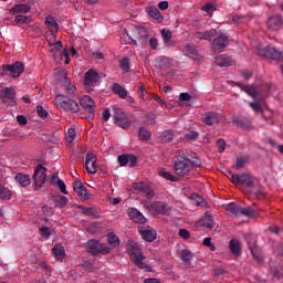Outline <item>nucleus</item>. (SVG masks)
I'll list each match as a JSON object with an SVG mask.
<instances>
[{"label": "nucleus", "mask_w": 283, "mask_h": 283, "mask_svg": "<svg viewBox=\"0 0 283 283\" xmlns=\"http://www.w3.org/2000/svg\"><path fill=\"white\" fill-rule=\"evenodd\" d=\"M117 160H118L120 167H125L129 163L128 155H119L117 157Z\"/></svg>", "instance_id": "680f3d73"}, {"label": "nucleus", "mask_w": 283, "mask_h": 283, "mask_svg": "<svg viewBox=\"0 0 283 283\" xmlns=\"http://www.w3.org/2000/svg\"><path fill=\"white\" fill-rule=\"evenodd\" d=\"M171 36H174V34L171 33V30L169 29L161 30V38L164 43H169V41H171Z\"/></svg>", "instance_id": "3c124183"}, {"label": "nucleus", "mask_w": 283, "mask_h": 283, "mask_svg": "<svg viewBox=\"0 0 283 283\" xmlns=\"http://www.w3.org/2000/svg\"><path fill=\"white\" fill-rule=\"evenodd\" d=\"M0 198L1 200H10V198H12V195L10 193V189L6 188L1 184H0Z\"/></svg>", "instance_id": "a18cd8bd"}, {"label": "nucleus", "mask_w": 283, "mask_h": 283, "mask_svg": "<svg viewBox=\"0 0 283 283\" xmlns=\"http://www.w3.org/2000/svg\"><path fill=\"white\" fill-rule=\"evenodd\" d=\"M76 138V130L74 128H69L65 133L66 145H72Z\"/></svg>", "instance_id": "58836bf2"}, {"label": "nucleus", "mask_w": 283, "mask_h": 283, "mask_svg": "<svg viewBox=\"0 0 283 283\" xmlns=\"http://www.w3.org/2000/svg\"><path fill=\"white\" fill-rule=\"evenodd\" d=\"M226 213L230 218H239V216H240V207L235 206L234 202H230L229 205L226 206Z\"/></svg>", "instance_id": "a878e982"}, {"label": "nucleus", "mask_w": 283, "mask_h": 283, "mask_svg": "<svg viewBox=\"0 0 283 283\" xmlns=\"http://www.w3.org/2000/svg\"><path fill=\"white\" fill-rule=\"evenodd\" d=\"M40 233L45 240H50V237L52 235V233L50 232V228L48 227H41Z\"/></svg>", "instance_id": "052dcab7"}, {"label": "nucleus", "mask_w": 283, "mask_h": 283, "mask_svg": "<svg viewBox=\"0 0 283 283\" xmlns=\"http://www.w3.org/2000/svg\"><path fill=\"white\" fill-rule=\"evenodd\" d=\"M0 98L2 99V103H8V101L17 103V91L12 87H3L0 90Z\"/></svg>", "instance_id": "f8f14e48"}, {"label": "nucleus", "mask_w": 283, "mask_h": 283, "mask_svg": "<svg viewBox=\"0 0 283 283\" xmlns=\"http://www.w3.org/2000/svg\"><path fill=\"white\" fill-rule=\"evenodd\" d=\"M138 35V39H144V41H147V29L145 27H139L138 29H136V31Z\"/></svg>", "instance_id": "6e6d98bb"}, {"label": "nucleus", "mask_w": 283, "mask_h": 283, "mask_svg": "<svg viewBox=\"0 0 283 283\" xmlns=\"http://www.w3.org/2000/svg\"><path fill=\"white\" fill-rule=\"evenodd\" d=\"M201 10L208 14H213V12H216V4L212 2H207L203 7H201Z\"/></svg>", "instance_id": "603ef678"}, {"label": "nucleus", "mask_w": 283, "mask_h": 283, "mask_svg": "<svg viewBox=\"0 0 283 283\" xmlns=\"http://www.w3.org/2000/svg\"><path fill=\"white\" fill-rule=\"evenodd\" d=\"M96 160H97L96 155L92 153H87L86 160H85V167H86L87 174H96L97 171Z\"/></svg>", "instance_id": "6ab92c4d"}, {"label": "nucleus", "mask_w": 283, "mask_h": 283, "mask_svg": "<svg viewBox=\"0 0 283 283\" xmlns=\"http://www.w3.org/2000/svg\"><path fill=\"white\" fill-rule=\"evenodd\" d=\"M239 216H245L247 218H255V216H258V212L251 207H248V208L240 207Z\"/></svg>", "instance_id": "72a5a7b5"}, {"label": "nucleus", "mask_w": 283, "mask_h": 283, "mask_svg": "<svg viewBox=\"0 0 283 283\" xmlns=\"http://www.w3.org/2000/svg\"><path fill=\"white\" fill-rule=\"evenodd\" d=\"M107 242L108 244H111V247H118L120 244V240L118 239V237L111 232L108 235H107Z\"/></svg>", "instance_id": "c03bdc74"}, {"label": "nucleus", "mask_w": 283, "mask_h": 283, "mask_svg": "<svg viewBox=\"0 0 283 283\" xmlns=\"http://www.w3.org/2000/svg\"><path fill=\"white\" fill-rule=\"evenodd\" d=\"M229 46V36L227 34H220L212 41V50L220 54L224 52V49Z\"/></svg>", "instance_id": "1a4fd4ad"}, {"label": "nucleus", "mask_w": 283, "mask_h": 283, "mask_svg": "<svg viewBox=\"0 0 283 283\" xmlns=\"http://www.w3.org/2000/svg\"><path fill=\"white\" fill-rule=\"evenodd\" d=\"M73 189L82 200H90L92 198V195L87 191V187H85L81 181H74Z\"/></svg>", "instance_id": "9b49d317"}, {"label": "nucleus", "mask_w": 283, "mask_h": 283, "mask_svg": "<svg viewBox=\"0 0 283 283\" xmlns=\"http://www.w3.org/2000/svg\"><path fill=\"white\" fill-rule=\"evenodd\" d=\"M127 251L135 266H138V269H145L147 271H151V266L143 262V260H145V256H143V253L140 252V247H138V243L129 240L127 243Z\"/></svg>", "instance_id": "f03ea898"}, {"label": "nucleus", "mask_w": 283, "mask_h": 283, "mask_svg": "<svg viewBox=\"0 0 283 283\" xmlns=\"http://www.w3.org/2000/svg\"><path fill=\"white\" fill-rule=\"evenodd\" d=\"M112 90L114 94H117V96H119V98H127L128 92L120 84L114 83Z\"/></svg>", "instance_id": "c756f323"}, {"label": "nucleus", "mask_w": 283, "mask_h": 283, "mask_svg": "<svg viewBox=\"0 0 283 283\" xmlns=\"http://www.w3.org/2000/svg\"><path fill=\"white\" fill-rule=\"evenodd\" d=\"M62 83H63L65 92L69 96L76 94V86L74 84H72V81H70V78H67V75L63 76Z\"/></svg>", "instance_id": "bb28decb"}, {"label": "nucleus", "mask_w": 283, "mask_h": 283, "mask_svg": "<svg viewBox=\"0 0 283 283\" xmlns=\"http://www.w3.org/2000/svg\"><path fill=\"white\" fill-rule=\"evenodd\" d=\"M80 105L85 109V112H90V114H94L96 111V103L90 95H85L80 99Z\"/></svg>", "instance_id": "f3484780"}, {"label": "nucleus", "mask_w": 283, "mask_h": 283, "mask_svg": "<svg viewBox=\"0 0 283 283\" xmlns=\"http://www.w3.org/2000/svg\"><path fill=\"white\" fill-rule=\"evenodd\" d=\"M45 23H46L48 28H53L55 30V32H59V23H56V20H54L52 18V15H48L45 18Z\"/></svg>", "instance_id": "de8ad7c7"}, {"label": "nucleus", "mask_w": 283, "mask_h": 283, "mask_svg": "<svg viewBox=\"0 0 283 283\" xmlns=\"http://www.w3.org/2000/svg\"><path fill=\"white\" fill-rule=\"evenodd\" d=\"M136 163H138V158L136 157V155H128L129 167H136Z\"/></svg>", "instance_id": "774afa93"}, {"label": "nucleus", "mask_w": 283, "mask_h": 283, "mask_svg": "<svg viewBox=\"0 0 283 283\" xmlns=\"http://www.w3.org/2000/svg\"><path fill=\"white\" fill-rule=\"evenodd\" d=\"M32 20H30L29 17L23 15V14H18L14 17V22L17 23V25H23L25 23H31Z\"/></svg>", "instance_id": "37998d69"}, {"label": "nucleus", "mask_w": 283, "mask_h": 283, "mask_svg": "<svg viewBox=\"0 0 283 283\" xmlns=\"http://www.w3.org/2000/svg\"><path fill=\"white\" fill-rule=\"evenodd\" d=\"M14 180L20 187H30V182H32V179H30V175L18 172L14 177Z\"/></svg>", "instance_id": "5701e85b"}, {"label": "nucleus", "mask_w": 283, "mask_h": 283, "mask_svg": "<svg viewBox=\"0 0 283 283\" xmlns=\"http://www.w3.org/2000/svg\"><path fill=\"white\" fill-rule=\"evenodd\" d=\"M127 214L129 219L133 220V222H136L137 224H145V222H147V219L145 218L143 212H140L136 208H128Z\"/></svg>", "instance_id": "dca6fc26"}, {"label": "nucleus", "mask_w": 283, "mask_h": 283, "mask_svg": "<svg viewBox=\"0 0 283 283\" xmlns=\"http://www.w3.org/2000/svg\"><path fill=\"white\" fill-rule=\"evenodd\" d=\"M202 122L205 123V125H218V123H220V117L216 112H207Z\"/></svg>", "instance_id": "4be33fe9"}, {"label": "nucleus", "mask_w": 283, "mask_h": 283, "mask_svg": "<svg viewBox=\"0 0 283 283\" xmlns=\"http://www.w3.org/2000/svg\"><path fill=\"white\" fill-rule=\"evenodd\" d=\"M158 176L165 178V180H169L170 182H178V177L171 175L169 171L164 169L159 170Z\"/></svg>", "instance_id": "e433bc0d"}, {"label": "nucleus", "mask_w": 283, "mask_h": 283, "mask_svg": "<svg viewBox=\"0 0 283 283\" xmlns=\"http://www.w3.org/2000/svg\"><path fill=\"white\" fill-rule=\"evenodd\" d=\"M185 54L187 56H191V59H197V60L200 59V55L198 54V51L190 43H187L185 45Z\"/></svg>", "instance_id": "2f4dec72"}, {"label": "nucleus", "mask_w": 283, "mask_h": 283, "mask_svg": "<svg viewBox=\"0 0 283 283\" xmlns=\"http://www.w3.org/2000/svg\"><path fill=\"white\" fill-rule=\"evenodd\" d=\"M233 123L241 129H251L253 119L251 117H237Z\"/></svg>", "instance_id": "412c9836"}, {"label": "nucleus", "mask_w": 283, "mask_h": 283, "mask_svg": "<svg viewBox=\"0 0 283 283\" xmlns=\"http://www.w3.org/2000/svg\"><path fill=\"white\" fill-rule=\"evenodd\" d=\"M217 147L219 149V154H222V151H224V149H227V143L224 142V139H218Z\"/></svg>", "instance_id": "69168bd1"}, {"label": "nucleus", "mask_w": 283, "mask_h": 283, "mask_svg": "<svg viewBox=\"0 0 283 283\" xmlns=\"http://www.w3.org/2000/svg\"><path fill=\"white\" fill-rule=\"evenodd\" d=\"M113 118L115 125L122 127V129H129L132 127V123L127 118V114L123 112V108L113 106Z\"/></svg>", "instance_id": "0eeeda50"}, {"label": "nucleus", "mask_w": 283, "mask_h": 283, "mask_svg": "<svg viewBox=\"0 0 283 283\" xmlns=\"http://www.w3.org/2000/svg\"><path fill=\"white\" fill-rule=\"evenodd\" d=\"M159 139L161 143H171L174 140V130H164Z\"/></svg>", "instance_id": "c9c22d12"}, {"label": "nucleus", "mask_w": 283, "mask_h": 283, "mask_svg": "<svg viewBox=\"0 0 283 283\" xmlns=\"http://www.w3.org/2000/svg\"><path fill=\"white\" fill-rule=\"evenodd\" d=\"M52 251L56 260H63V258H65V248H63V245L55 244Z\"/></svg>", "instance_id": "f704fd0d"}, {"label": "nucleus", "mask_w": 283, "mask_h": 283, "mask_svg": "<svg viewBox=\"0 0 283 283\" xmlns=\"http://www.w3.org/2000/svg\"><path fill=\"white\" fill-rule=\"evenodd\" d=\"M191 199L195 200L197 207H205V199L198 193H192Z\"/></svg>", "instance_id": "5fc2aeb1"}, {"label": "nucleus", "mask_w": 283, "mask_h": 283, "mask_svg": "<svg viewBox=\"0 0 283 283\" xmlns=\"http://www.w3.org/2000/svg\"><path fill=\"white\" fill-rule=\"evenodd\" d=\"M248 20H249V18H247V17H244V15H239V14H235V15H233V18H232L233 23H238V24H240V23H247Z\"/></svg>", "instance_id": "bf43d9fd"}, {"label": "nucleus", "mask_w": 283, "mask_h": 283, "mask_svg": "<svg viewBox=\"0 0 283 283\" xmlns=\"http://www.w3.org/2000/svg\"><path fill=\"white\" fill-rule=\"evenodd\" d=\"M174 171L176 176H187L192 167H202V160L198 157H190L185 150H179L178 155L172 158Z\"/></svg>", "instance_id": "f257e3e1"}, {"label": "nucleus", "mask_w": 283, "mask_h": 283, "mask_svg": "<svg viewBox=\"0 0 283 283\" xmlns=\"http://www.w3.org/2000/svg\"><path fill=\"white\" fill-rule=\"evenodd\" d=\"M200 137V133L197 130H190L189 133L186 134L187 140H198Z\"/></svg>", "instance_id": "13d9d810"}, {"label": "nucleus", "mask_w": 283, "mask_h": 283, "mask_svg": "<svg viewBox=\"0 0 283 283\" xmlns=\"http://www.w3.org/2000/svg\"><path fill=\"white\" fill-rule=\"evenodd\" d=\"M137 94L142 101H147L149 98V93L144 85L139 86V88L137 90Z\"/></svg>", "instance_id": "8fccbe9b"}, {"label": "nucleus", "mask_w": 283, "mask_h": 283, "mask_svg": "<svg viewBox=\"0 0 283 283\" xmlns=\"http://www.w3.org/2000/svg\"><path fill=\"white\" fill-rule=\"evenodd\" d=\"M145 118L146 125H156V114L148 113L146 114Z\"/></svg>", "instance_id": "4d7b16f0"}, {"label": "nucleus", "mask_w": 283, "mask_h": 283, "mask_svg": "<svg viewBox=\"0 0 283 283\" xmlns=\"http://www.w3.org/2000/svg\"><path fill=\"white\" fill-rule=\"evenodd\" d=\"M229 178L233 185H243V187H248V189H251L255 184L253 177L247 172L235 175L230 171Z\"/></svg>", "instance_id": "6e6552de"}, {"label": "nucleus", "mask_w": 283, "mask_h": 283, "mask_svg": "<svg viewBox=\"0 0 283 283\" xmlns=\"http://www.w3.org/2000/svg\"><path fill=\"white\" fill-rule=\"evenodd\" d=\"M36 112H38V114H39V116H40L41 118H48V116H49L48 111H45V108H43V106H41V105H39V106L36 107Z\"/></svg>", "instance_id": "0e129e2a"}, {"label": "nucleus", "mask_w": 283, "mask_h": 283, "mask_svg": "<svg viewBox=\"0 0 283 283\" xmlns=\"http://www.w3.org/2000/svg\"><path fill=\"white\" fill-rule=\"evenodd\" d=\"M25 71V65L23 62H14L12 64L2 65L1 76H11L12 78H19L21 74Z\"/></svg>", "instance_id": "20e7f679"}, {"label": "nucleus", "mask_w": 283, "mask_h": 283, "mask_svg": "<svg viewBox=\"0 0 283 283\" xmlns=\"http://www.w3.org/2000/svg\"><path fill=\"white\" fill-rule=\"evenodd\" d=\"M180 258L182 262H187V264H191V260H193L196 255L193 254V252H191V250L185 249V250H181Z\"/></svg>", "instance_id": "473e14b6"}, {"label": "nucleus", "mask_w": 283, "mask_h": 283, "mask_svg": "<svg viewBox=\"0 0 283 283\" xmlns=\"http://www.w3.org/2000/svg\"><path fill=\"white\" fill-rule=\"evenodd\" d=\"M230 251L233 255H240V241L232 239L230 241Z\"/></svg>", "instance_id": "79ce46f5"}, {"label": "nucleus", "mask_w": 283, "mask_h": 283, "mask_svg": "<svg viewBox=\"0 0 283 283\" xmlns=\"http://www.w3.org/2000/svg\"><path fill=\"white\" fill-rule=\"evenodd\" d=\"M119 70H122L124 74H127V72H129V59L124 57L120 60Z\"/></svg>", "instance_id": "09e8293b"}, {"label": "nucleus", "mask_w": 283, "mask_h": 283, "mask_svg": "<svg viewBox=\"0 0 283 283\" xmlns=\"http://www.w3.org/2000/svg\"><path fill=\"white\" fill-rule=\"evenodd\" d=\"M111 117L112 111H109V108H105L102 113V120H104V123H107V120H109Z\"/></svg>", "instance_id": "338daca9"}, {"label": "nucleus", "mask_w": 283, "mask_h": 283, "mask_svg": "<svg viewBox=\"0 0 283 283\" xmlns=\"http://www.w3.org/2000/svg\"><path fill=\"white\" fill-rule=\"evenodd\" d=\"M138 136H139L140 140H149V138H151V133H149L145 128H140Z\"/></svg>", "instance_id": "864d4df0"}, {"label": "nucleus", "mask_w": 283, "mask_h": 283, "mask_svg": "<svg viewBox=\"0 0 283 283\" xmlns=\"http://www.w3.org/2000/svg\"><path fill=\"white\" fill-rule=\"evenodd\" d=\"M262 101V98H254V102L250 103V107L254 111L258 112L259 114H262L263 109L262 106L260 105V102Z\"/></svg>", "instance_id": "49530a36"}, {"label": "nucleus", "mask_w": 283, "mask_h": 283, "mask_svg": "<svg viewBox=\"0 0 283 283\" xmlns=\"http://www.w3.org/2000/svg\"><path fill=\"white\" fill-rule=\"evenodd\" d=\"M249 163V156L237 157L234 169H242Z\"/></svg>", "instance_id": "ea45409f"}, {"label": "nucleus", "mask_w": 283, "mask_h": 283, "mask_svg": "<svg viewBox=\"0 0 283 283\" xmlns=\"http://www.w3.org/2000/svg\"><path fill=\"white\" fill-rule=\"evenodd\" d=\"M78 209H81L83 216H87L90 218H95L96 220H98L101 218V212L96 208H93V207L85 208L83 206H80Z\"/></svg>", "instance_id": "393cba45"}, {"label": "nucleus", "mask_w": 283, "mask_h": 283, "mask_svg": "<svg viewBox=\"0 0 283 283\" xmlns=\"http://www.w3.org/2000/svg\"><path fill=\"white\" fill-rule=\"evenodd\" d=\"M54 202H55L56 209H63V207H67V202L70 201L67 200V197L60 196L54 199Z\"/></svg>", "instance_id": "4c0bfd02"}, {"label": "nucleus", "mask_w": 283, "mask_h": 283, "mask_svg": "<svg viewBox=\"0 0 283 283\" xmlns=\"http://www.w3.org/2000/svg\"><path fill=\"white\" fill-rule=\"evenodd\" d=\"M101 81V75L94 70H88L84 75V84L86 87H94Z\"/></svg>", "instance_id": "ddd939ff"}, {"label": "nucleus", "mask_w": 283, "mask_h": 283, "mask_svg": "<svg viewBox=\"0 0 283 283\" xmlns=\"http://www.w3.org/2000/svg\"><path fill=\"white\" fill-rule=\"evenodd\" d=\"M282 25H283L282 15H277V14L272 15L266 21L268 30H271L273 32H275L277 30H282Z\"/></svg>", "instance_id": "4468645a"}, {"label": "nucleus", "mask_w": 283, "mask_h": 283, "mask_svg": "<svg viewBox=\"0 0 283 283\" xmlns=\"http://www.w3.org/2000/svg\"><path fill=\"white\" fill-rule=\"evenodd\" d=\"M32 10V7L28 3H15L12 6V8L9 10V14H28Z\"/></svg>", "instance_id": "a211bd4d"}, {"label": "nucleus", "mask_w": 283, "mask_h": 283, "mask_svg": "<svg viewBox=\"0 0 283 283\" xmlns=\"http://www.w3.org/2000/svg\"><path fill=\"white\" fill-rule=\"evenodd\" d=\"M150 207L155 213L160 216H167V213H169V206L163 201H155Z\"/></svg>", "instance_id": "aec40b11"}, {"label": "nucleus", "mask_w": 283, "mask_h": 283, "mask_svg": "<svg viewBox=\"0 0 283 283\" xmlns=\"http://www.w3.org/2000/svg\"><path fill=\"white\" fill-rule=\"evenodd\" d=\"M48 168L43 167V165L39 164L33 172L32 180H33V188L36 191V189H41L43 185H45V181L48 180Z\"/></svg>", "instance_id": "423d86ee"}, {"label": "nucleus", "mask_w": 283, "mask_h": 283, "mask_svg": "<svg viewBox=\"0 0 283 283\" xmlns=\"http://www.w3.org/2000/svg\"><path fill=\"white\" fill-rule=\"evenodd\" d=\"M139 233L146 242H154L156 240V232L154 230H139Z\"/></svg>", "instance_id": "7c9ffc66"}, {"label": "nucleus", "mask_w": 283, "mask_h": 283, "mask_svg": "<svg viewBox=\"0 0 283 283\" xmlns=\"http://www.w3.org/2000/svg\"><path fill=\"white\" fill-rule=\"evenodd\" d=\"M216 63L219 67H231V65H233V60L227 55H218L216 57Z\"/></svg>", "instance_id": "cd10ccee"}, {"label": "nucleus", "mask_w": 283, "mask_h": 283, "mask_svg": "<svg viewBox=\"0 0 283 283\" xmlns=\"http://www.w3.org/2000/svg\"><path fill=\"white\" fill-rule=\"evenodd\" d=\"M216 34H218V32L212 29V30L205 31V32H196L195 38L199 39V41H211V39H213V36H216Z\"/></svg>", "instance_id": "b1692460"}, {"label": "nucleus", "mask_w": 283, "mask_h": 283, "mask_svg": "<svg viewBox=\"0 0 283 283\" xmlns=\"http://www.w3.org/2000/svg\"><path fill=\"white\" fill-rule=\"evenodd\" d=\"M133 189H135V191H140L144 196H146V198H148V200H151V198L155 196L154 189H151L145 182H135L133 185Z\"/></svg>", "instance_id": "2eb2a0df"}, {"label": "nucleus", "mask_w": 283, "mask_h": 283, "mask_svg": "<svg viewBox=\"0 0 283 283\" xmlns=\"http://www.w3.org/2000/svg\"><path fill=\"white\" fill-rule=\"evenodd\" d=\"M54 103L59 109H63L64 112H71L72 114H76L81 111L78 102L63 94H57L54 98Z\"/></svg>", "instance_id": "7ed1b4c3"}, {"label": "nucleus", "mask_w": 283, "mask_h": 283, "mask_svg": "<svg viewBox=\"0 0 283 283\" xmlns=\"http://www.w3.org/2000/svg\"><path fill=\"white\" fill-rule=\"evenodd\" d=\"M86 250L91 255H107V253L112 252V248L97 240H88L86 243Z\"/></svg>", "instance_id": "39448f33"}, {"label": "nucleus", "mask_w": 283, "mask_h": 283, "mask_svg": "<svg viewBox=\"0 0 283 283\" xmlns=\"http://www.w3.org/2000/svg\"><path fill=\"white\" fill-rule=\"evenodd\" d=\"M195 227L196 229H202V227H205L206 229H209V231H211V229L216 227V222H213V217L211 216V212L206 211L203 217L196 222Z\"/></svg>", "instance_id": "9d476101"}, {"label": "nucleus", "mask_w": 283, "mask_h": 283, "mask_svg": "<svg viewBox=\"0 0 283 283\" xmlns=\"http://www.w3.org/2000/svg\"><path fill=\"white\" fill-rule=\"evenodd\" d=\"M61 193H63L64 196H67V188L65 187V182L61 179H57V182H56Z\"/></svg>", "instance_id": "e2e57ef3"}, {"label": "nucleus", "mask_w": 283, "mask_h": 283, "mask_svg": "<svg viewBox=\"0 0 283 283\" xmlns=\"http://www.w3.org/2000/svg\"><path fill=\"white\" fill-rule=\"evenodd\" d=\"M148 14L149 17H151V19H155V21H157L158 23H163V21L165 20V18L160 13V10L156 7H149Z\"/></svg>", "instance_id": "c85d7f7f"}, {"label": "nucleus", "mask_w": 283, "mask_h": 283, "mask_svg": "<svg viewBox=\"0 0 283 283\" xmlns=\"http://www.w3.org/2000/svg\"><path fill=\"white\" fill-rule=\"evenodd\" d=\"M250 189L256 198H264V188L262 186L253 184V187Z\"/></svg>", "instance_id": "a19ab883"}]
</instances>
